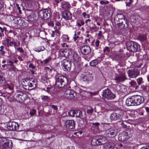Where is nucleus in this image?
Returning a JSON list of instances; mask_svg holds the SVG:
<instances>
[{
  "mask_svg": "<svg viewBox=\"0 0 149 149\" xmlns=\"http://www.w3.org/2000/svg\"><path fill=\"white\" fill-rule=\"evenodd\" d=\"M55 84L57 87L66 88V87L68 85V79L64 76H59L56 79Z\"/></svg>",
  "mask_w": 149,
  "mask_h": 149,
  "instance_id": "obj_1",
  "label": "nucleus"
},
{
  "mask_svg": "<svg viewBox=\"0 0 149 149\" xmlns=\"http://www.w3.org/2000/svg\"><path fill=\"white\" fill-rule=\"evenodd\" d=\"M126 46L127 49L131 52H136L141 50L140 45L137 42L130 41L126 42Z\"/></svg>",
  "mask_w": 149,
  "mask_h": 149,
  "instance_id": "obj_2",
  "label": "nucleus"
},
{
  "mask_svg": "<svg viewBox=\"0 0 149 149\" xmlns=\"http://www.w3.org/2000/svg\"><path fill=\"white\" fill-rule=\"evenodd\" d=\"M13 143L11 140L3 138L0 140L1 149H12Z\"/></svg>",
  "mask_w": 149,
  "mask_h": 149,
  "instance_id": "obj_3",
  "label": "nucleus"
},
{
  "mask_svg": "<svg viewBox=\"0 0 149 149\" xmlns=\"http://www.w3.org/2000/svg\"><path fill=\"white\" fill-rule=\"evenodd\" d=\"M13 97L17 101L22 102L27 99L28 96L26 93L22 91L15 93Z\"/></svg>",
  "mask_w": 149,
  "mask_h": 149,
  "instance_id": "obj_4",
  "label": "nucleus"
},
{
  "mask_svg": "<svg viewBox=\"0 0 149 149\" xmlns=\"http://www.w3.org/2000/svg\"><path fill=\"white\" fill-rule=\"evenodd\" d=\"M50 10L47 9L40 10L38 13V17L42 19L46 20L50 17Z\"/></svg>",
  "mask_w": 149,
  "mask_h": 149,
  "instance_id": "obj_5",
  "label": "nucleus"
},
{
  "mask_svg": "<svg viewBox=\"0 0 149 149\" xmlns=\"http://www.w3.org/2000/svg\"><path fill=\"white\" fill-rule=\"evenodd\" d=\"M102 96L103 97L107 100L113 99L116 97V95L108 88L103 91Z\"/></svg>",
  "mask_w": 149,
  "mask_h": 149,
  "instance_id": "obj_6",
  "label": "nucleus"
},
{
  "mask_svg": "<svg viewBox=\"0 0 149 149\" xmlns=\"http://www.w3.org/2000/svg\"><path fill=\"white\" fill-rule=\"evenodd\" d=\"M65 96L68 100H74L77 98L76 93L73 90H67L65 92Z\"/></svg>",
  "mask_w": 149,
  "mask_h": 149,
  "instance_id": "obj_7",
  "label": "nucleus"
},
{
  "mask_svg": "<svg viewBox=\"0 0 149 149\" xmlns=\"http://www.w3.org/2000/svg\"><path fill=\"white\" fill-rule=\"evenodd\" d=\"M72 50V49L68 48H61L59 50V56L60 57H69Z\"/></svg>",
  "mask_w": 149,
  "mask_h": 149,
  "instance_id": "obj_8",
  "label": "nucleus"
},
{
  "mask_svg": "<svg viewBox=\"0 0 149 149\" xmlns=\"http://www.w3.org/2000/svg\"><path fill=\"white\" fill-rule=\"evenodd\" d=\"M117 27L119 30H123L127 28L129 26V22L127 20L123 19L121 22H117Z\"/></svg>",
  "mask_w": 149,
  "mask_h": 149,
  "instance_id": "obj_9",
  "label": "nucleus"
},
{
  "mask_svg": "<svg viewBox=\"0 0 149 149\" xmlns=\"http://www.w3.org/2000/svg\"><path fill=\"white\" fill-rule=\"evenodd\" d=\"M19 125L18 123L14 121H10L7 124V127L10 131H18Z\"/></svg>",
  "mask_w": 149,
  "mask_h": 149,
  "instance_id": "obj_10",
  "label": "nucleus"
},
{
  "mask_svg": "<svg viewBox=\"0 0 149 149\" xmlns=\"http://www.w3.org/2000/svg\"><path fill=\"white\" fill-rule=\"evenodd\" d=\"M127 73L130 78H136L139 75L140 72L139 69L134 68L129 70Z\"/></svg>",
  "mask_w": 149,
  "mask_h": 149,
  "instance_id": "obj_11",
  "label": "nucleus"
},
{
  "mask_svg": "<svg viewBox=\"0 0 149 149\" xmlns=\"http://www.w3.org/2000/svg\"><path fill=\"white\" fill-rule=\"evenodd\" d=\"M61 62L63 65V69L65 71H69L70 70L72 65L70 61L65 59L62 60Z\"/></svg>",
  "mask_w": 149,
  "mask_h": 149,
  "instance_id": "obj_12",
  "label": "nucleus"
},
{
  "mask_svg": "<svg viewBox=\"0 0 149 149\" xmlns=\"http://www.w3.org/2000/svg\"><path fill=\"white\" fill-rule=\"evenodd\" d=\"M134 106L139 105L144 102L143 97L138 95L133 96Z\"/></svg>",
  "mask_w": 149,
  "mask_h": 149,
  "instance_id": "obj_13",
  "label": "nucleus"
},
{
  "mask_svg": "<svg viewBox=\"0 0 149 149\" xmlns=\"http://www.w3.org/2000/svg\"><path fill=\"white\" fill-rule=\"evenodd\" d=\"M69 58L75 63H77L81 60L80 56L73 50H72V52L70 54Z\"/></svg>",
  "mask_w": 149,
  "mask_h": 149,
  "instance_id": "obj_14",
  "label": "nucleus"
},
{
  "mask_svg": "<svg viewBox=\"0 0 149 149\" xmlns=\"http://www.w3.org/2000/svg\"><path fill=\"white\" fill-rule=\"evenodd\" d=\"M81 77L83 81L87 82L92 81L93 79L91 74L88 72L82 74Z\"/></svg>",
  "mask_w": 149,
  "mask_h": 149,
  "instance_id": "obj_15",
  "label": "nucleus"
},
{
  "mask_svg": "<svg viewBox=\"0 0 149 149\" xmlns=\"http://www.w3.org/2000/svg\"><path fill=\"white\" fill-rule=\"evenodd\" d=\"M117 134V130L115 128L109 129L106 131V135L107 137H113Z\"/></svg>",
  "mask_w": 149,
  "mask_h": 149,
  "instance_id": "obj_16",
  "label": "nucleus"
},
{
  "mask_svg": "<svg viewBox=\"0 0 149 149\" xmlns=\"http://www.w3.org/2000/svg\"><path fill=\"white\" fill-rule=\"evenodd\" d=\"M64 126L69 129H73L75 128V123L74 121L72 120H65L64 121Z\"/></svg>",
  "mask_w": 149,
  "mask_h": 149,
  "instance_id": "obj_17",
  "label": "nucleus"
},
{
  "mask_svg": "<svg viewBox=\"0 0 149 149\" xmlns=\"http://www.w3.org/2000/svg\"><path fill=\"white\" fill-rule=\"evenodd\" d=\"M80 50L82 54L85 55L90 54L91 51L90 47L87 45L82 46L80 48Z\"/></svg>",
  "mask_w": 149,
  "mask_h": 149,
  "instance_id": "obj_18",
  "label": "nucleus"
},
{
  "mask_svg": "<svg viewBox=\"0 0 149 149\" xmlns=\"http://www.w3.org/2000/svg\"><path fill=\"white\" fill-rule=\"evenodd\" d=\"M127 79L125 74L124 73H123L116 75L114 80L118 82H123Z\"/></svg>",
  "mask_w": 149,
  "mask_h": 149,
  "instance_id": "obj_19",
  "label": "nucleus"
},
{
  "mask_svg": "<svg viewBox=\"0 0 149 149\" xmlns=\"http://www.w3.org/2000/svg\"><path fill=\"white\" fill-rule=\"evenodd\" d=\"M123 19L127 20V18L124 16V15L121 14H117L114 18L115 24L116 22H121Z\"/></svg>",
  "mask_w": 149,
  "mask_h": 149,
  "instance_id": "obj_20",
  "label": "nucleus"
},
{
  "mask_svg": "<svg viewBox=\"0 0 149 149\" xmlns=\"http://www.w3.org/2000/svg\"><path fill=\"white\" fill-rule=\"evenodd\" d=\"M62 15L63 18L66 20L70 19L72 17L71 13L67 11L63 12Z\"/></svg>",
  "mask_w": 149,
  "mask_h": 149,
  "instance_id": "obj_21",
  "label": "nucleus"
},
{
  "mask_svg": "<svg viewBox=\"0 0 149 149\" xmlns=\"http://www.w3.org/2000/svg\"><path fill=\"white\" fill-rule=\"evenodd\" d=\"M6 41L7 42V46L8 47L10 46L13 47V46L15 48L16 45V42L15 41L14 39H6Z\"/></svg>",
  "mask_w": 149,
  "mask_h": 149,
  "instance_id": "obj_22",
  "label": "nucleus"
},
{
  "mask_svg": "<svg viewBox=\"0 0 149 149\" xmlns=\"http://www.w3.org/2000/svg\"><path fill=\"white\" fill-rule=\"evenodd\" d=\"M102 61L101 57H98L97 59H95L91 61L90 62V65L93 67H96L99 62Z\"/></svg>",
  "mask_w": 149,
  "mask_h": 149,
  "instance_id": "obj_23",
  "label": "nucleus"
},
{
  "mask_svg": "<svg viewBox=\"0 0 149 149\" xmlns=\"http://www.w3.org/2000/svg\"><path fill=\"white\" fill-rule=\"evenodd\" d=\"M38 17L36 14L31 13L28 17V19L30 21L33 22L36 20Z\"/></svg>",
  "mask_w": 149,
  "mask_h": 149,
  "instance_id": "obj_24",
  "label": "nucleus"
},
{
  "mask_svg": "<svg viewBox=\"0 0 149 149\" xmlns=\"http://www.w3.org/2000/svg\"><path fill=\"white\" fill-rule=\"evenodd\" d=\"M133 96L127 98L126 100V104L128 106H134Z\"/></svg>",
  "mask_w": 149,
  "mask_h": 149,
  "instance_id": "obj_25",
  "label": "nucleus"
},
{
  "mask_svg": "<svg viewBox=\"0 0 149 149\" xmlns=\"http://www.w3.org/2000/svg\"><path fill=\"white\" fill-rule=\"evenodd\" d=\"M104 53L107 55H109L111 54V50L110 48L108 47H105L103 49Z\"/></svg>",
  "mask_w": 149,
  "mask_h": 149,
  "instance_id": "obj_26",
  "label": "nucleus"
},
{
  "mask_svg": "<svg viewBox=\"0 0 149 149\" xmlns=\"http://www.w3.org/2000/svg\"><path fill=\"white\" fill-rule=\"evenodd\" d=\"M27 87H24V88L26 89H29V87L31 88H34L36 87L35 84H33L31 82L29 81V82L27 83Z\"/></svg>",
  "mask_w": 149,
  "mask_h": 149,
  "instance_id": "obj_27",
  "label": "nucleus"
},
{
  "mask_svg": "<svg viewBox=\"0 0 149 149\" xmlns=\"http://www.w3.org/2000/svg\"><path fill=\"white\" fill-rule=\"evenodd\" d=\"M125 135L123 134H119L118 136V139L119 141H125L126 139L125 136Z\"/></svg>",
  "mask_w": 149,
  "mask_h": 149,
  "instance_id": "obj_28",
  "label": "nucleus"
},
{
  "mask_svg": "<svg viewBox=\"0 0 149 149\" xmlns=\"http://www.w3.org/2000/svg\"><path fill=\"white\" fill-rule=\"evenodd\" d=\"M104 149H113L114 146L111 143H107L103 146Z\"/></svg>",
  "mask_w": 149,
  "mask_h": 149,
  "instance_id": "obj_29",
  "label": "nucleus"
},
{
  "mask_svg": "<svg viewBox=\"0 0 149 149\" xmlns=\"http://www.w3.org/2000/svg\"><path fill=\"white\" fill-rule=\"evenodd\" d=\"M138 39L141 41H144L147 39L146 36L145 35H140L138 36Z\"/></svg>",
  "mask_w": 149,
  "mask_h": 149,
  "instance_id": "obj_30",
  "label": "nucleus"
},
{
  "mask_svg": "<svg viewBox=\"0 0 149 149\" xmlns=\"http://www.w3.org/2000/svg\"><path fill=\"white\" fill-rule=\"evenodd\" d=\"M110 118L112 120H114L118 119L117 114L115 113H113L111 114Z\"/></svg>",
  "mask_w": 149,
  "mask_h": 149,
  "instance_id": "obj_31",
  "label": "nucleus"
},
{
  "mask_svg": "<svg viewBox=\"0 0 149 149\" xmlns=\"http://www.w3.org/2000/svg\"><path fill=\"white\" fill-rule=\"evenodd\" d=\"M131 86L133 87H135L136 89H137L139 87V86L136 85V82L134 81H131L130 82Z\"/></svg>",
  "mask_w": 149,
  "mask_h": 149,
  "instance_id": "obj_32",
  "label": "nucleus"
},
{
  "mask_svg": "<svg viewBox=\"0 0 149 149\" xmlns=\"http://www.w3.org/2000/svg\"><path fill=\"white\" fill-rule=\"evenodd\" d=\"M6 29L7 28L3 26L2 27L0 26V34L1 33V36H0V37H1L2 36H4L3 32L4 31H7Z\"/></svg>",
  "mask_w": 149,
  "mask_h": 149,
  "instance_id": "obj_33",
  "label": "nucleus"
},
{
  "mask_svg": "<svg viewBox=\"0 0 149 149\" xmlns=\"http://www.w3.org/2000/svg\"><path fill=\"white\" fill-rule=\"evenodd\" d=\"M97 139L96 138L94 137L93 138L91 141V144L93 146H96L97 144Z\"/></svg>",
  "mask_w": 149,
  "mask_h": 149,
  "instance_id": "obj_34",
  "label": "nucleus"
},
{
  "mask_svg": "<svg viewBox=\"0 0 149 149\" xmlns=\"http://www.w3.org/2000/svg\"><path fill=\"white\" fill-rule=\"evenodd\" d=\"M68 114L69 116L72 117L75 116L76 111L70 110L68 112Z\"/></svg>",
  "mask_w": 149,
  "mask_h": 149,
  "instance_id": "obj_35",
  "label": "nucleus"
},
{
  "mask_svg": "<svg viewBox=\"0 0 149 149\" xmlns=\"http://www.w3.org/2000/svg\"><path fill=\"white\" fill-rule=\"evenodd\" d=\"M62 37L63 40L65 42H68L69 40V38L67 35L63 34Z\"/></svg>",
  "mask_w": 149,
  "mask_h": 149,
  "instance_id": "obj_36",
  "label": "nucleus"
},
{
  "mask_svg": "<svg viewBox=\"0 0 149 149\" xmlns=\"http://www.w3.org/2000/svg\"><path fill=\"white\" fill-rule=\"evenodd\" d=\"M82 115V112L81 111L78 110L76 111L75 117H80Z\"/></svg>",
  "mask_w": 149,
  "mask_h": 149,
  "instance_id": "obj_37",
  "label": "nucleus"
},
{
  "mask_svg": "<svg viewBox=\"0 0 149 149\" xmlns=\"http://www.w3.org/2000/svg\"><path fill=\"white\" fill-rule=\"evenodd\" d=\"M4 47L2 45L0 47V52H1V54L2 56H4L6 54V52L3 50Z\"/></svg>",
  "mask_w": 149,
  "mask_h": 149,
  "instance_id": "obj_38",
  "label": "nucleus"
},
{
  "mask_svg": "<svg viewBox=\"0 0 149 149\" xmlns=\"http://www.w3.org/2000/svg\"><path fill=\"white\" fill-rule=\"evenodd\" d=\"M136 81L139 85L144 83V81H143V78L141 77H140L137 79H136Z\"/></svg>",
  "mask_w": 149,
  "mask_h": 149,
  "instance_id": "obj_39",
  "label": "nucleus"
},
{
  "mask_svg": "<svg viewBox=\"0 0 149 149\" xmlns=\"http://www.w3.org/2000/svg\"><path fill=\"white\" fill-rule=\"evenodd\" d=\"M82 16L84 19L89 18L90 17V15L88 14H87L86 12H84L82 13Z\"/></svg>",
  "mask_w": 149,
  "mask_h": 149,
  "instance_id": "obj_40",
  "label": "nucleus"
},
{
  "mask_svg": "<svg viewBox=\"0 0 149 149\" xmlns=\"http://www.w3.org/2000/svg\"><path fill=\"white\" fill-rule=\"evenodd\" d=\"M1 95H1L4 97L5 98H8L9 97L10 95V94L9 93H1Z\"/></svg>",
  "mask_w": 149,
  "mask_h": 149,
  "instance_id": "obj_41",
  "label": "nucleus"
},
{
  "mask_svg": "<svg viewBox=\"0 0 149 149\" xmlns=\"http://www.w3.org/2000/svg\"><path fill=\"white\" fill-rule=\"evenodd\" d=\"M29 80V79L28 78H24L22 79V80H23L22 81L23 86L25 87H27V85H26V84L25 83V81L27 83Z\"/></svg>",
  "mask_w": 149,
  "mask_h": 149,
  "instance_id": "obj_42",
  "label": "nucleus"
},
{
  "mask_svg": "<svg viewBox=\"0 0 149 149\" xmlns=\"http://www.w3.org/2000/svg\"><path fill=\"white\" fill-rule=\"evenodd\" d=\"M120 90V93H125L127 89L125 88L124 86L121 85Z\"/></svg>",
  "mask_w": 149,
  "mask_h": 149,
  "instance_id": "obj_43",
  "label": "nucleus"
},
{
  "mask_svg": "<svg viewBox=\"0 0 149 149\" xmlns=\"http://www.w3.org/2000/svg\"><path fill=\"white\" fill-rule=\"evenodd\" d=\"M6 88L8 89L11 92H12L14 90L13 86H10L9 85H7L6 86Z\"/></svg>",
  "mask_w": 149,
  "mask_h": 149,
  "instance_id": "obj_44",
  "label": "nucleus"
},
{
  "mask_svg": "<svg viewBox=\"0 0 149 149\" xmlns=\"http://www.w3.org/2000/svg\"><path fill=\"white\" fill-rule=\"evenodd\" d=\"M85 23L83 20H81L80 21V22L77 23V24L79 26L81 27L82 25H84Z\"/></svg>",
  "mask_w": 149,
  "mask_h": 149,
  "instance_id": "obj_45",
  "label": "nucleus"
},
{
  "mask_svg": "<svg viewBox=\"0 0 149 149\" xmlns=\"http://www.w3.org/2000/svg\"><path fill=\"white\" fill-rule=\"evenodd\" d=\"M48 80V77L43 76L42 77L41 79V80L42 82L45 83L46 82L47 80Z\"/></svg>",
  "mask_w": 149,
  "mask_h": 149,
  "instance_id": "obj_46",
  "label": "nucleus"
},
{
  "mask_svg": "<svg viewBox=\"0 0 149 149\" xmlns=\"http://www.w3.org/2000/svg\"><path fill=\"white\" fill-rule=\"evenodd\" d=\"M144 49L149 50V43H146L144 45Z\"/></svg>",
  "mask_w": 149,
  "mask_h": 149,
  "instance_id": "obj_47",
  "label": "nucleus"
},
{
  "mask_svg": "<svg viewBox=\"0 0 149 149\" xmlns=\"http://www.w3.org/2000/svg\"><path fill=\"white\" fill-rule=\"evenodd\" d=\"M1 67V70H6L8 67V64L7 63L2 65Z\"/></svg>",
  "mask_w": 149,
  "mask_h": 149,
  "instance_id": "obj_48",
  "label": "nucleus"
},
{
  "mask_svg": "<svg viewBox=\"0 0 149 149\" xmlns=\"http://www.w3.org/2000/svg\"><path fill=\"white\" fill-rule=\"evenodd\" d=\"M100 41L99 40H97L95 42V48L96 49H98V47H99L100 44Z\"/></svg>",
  "mask_w": 149,
  "mask_h": 149,
  "instance_id": "obj_49",
  "label": "nucleus"
},
{
  "mask_svg": "<svg viewBox=\"0 0 149 149\" xmlns=\"http://www.w3.org/2000/svg\"><path fill=\"white\" fill-rule=\"evenodd\" d=\"M15 7L17 8V9L18 10L19 13L20 14H21L22 13L20 7L19 6V5L17 3H16Z\"/></svg>",
  "mask_w": 149,
  "mask_h": 149,
  "instance_id": "obj_50",
  "label": "nucleus"
},
{
  "mask_svg": "<svg viewBox=\"0 0 149 149\" xmlns=\"http://www.w3.org/2000/svg\"><path fill=\"white\" fill-rule=\"evenodd\" d=\"M29 81L31 82L33 84H35L36 86L37 85V82L36 80L35 79H33L31 78L29 79Z\"/></svg>",
  "mask_w": 149,
  "mask_h": 149,
  "instance_id": "obj_51",
  "label": "nucleus"
},
{
  "mask_svg": "<svg viewBox=\"0 0 149 149\" xmlns=\"http://www.w3.org/2000/svg\"><path fill=\"white\" fill-rule=\"evenodd\" d=\"M36 110L35 109H33L29 113L31 116H33L36 112Z\"/></svg>",
  "mask_w": 149,
  "mask_h": 149,
  "instance_id": "obj_52",
  "label": "nucleus"
},
{
  "mask_svg": "<svg viewBox=\"0 0 149 149\" xmlns=\"http://www.w3.org/2000/svg\"><path fill=\"white\" fill-rule=\"evenodd\" d=\"M115 42H111L109 43V45L110 47V49H112L114 47L116 44H115Z\"/></svg>",
  "mask_w": 149,
  "mask_h": 149,
  "instance_id": "obj_53",
  "label": "nucleus"
},
{
  "mask_svg": "<svg viewBox=\"0 0 149 149\" xmlns=\"http://www.w3.org/2000/svg\"><path fill=\"white\" fill-rule=\"evenodd\" d=\"M92 125L94 127H98L100 125V123L98 122L92 123Z\"/></svg>",
  "mask_w": 149,
  "mask_h": 149,
  "instance_id": "obj_54",
  "label": "nucleus"
},
{
  "mask_svg": "<svg viewBox=\"0 0 149 149\" xmlns=\"http://www.w3.org/2000/svg\"><path fill=\"white\" fill-rule=\"evenodd\" d=\"M51 60V58L49 57H48L47 59H46L45 60H43L45 64H47L49 63V62Z\"/></svg>",
  "mask_w": 149,
  "mask_h": 149,
  "instance_id": "obj_55",
  "label": "nucleus"
},
{
  "mask_svg": "<svg viewBox=\"0 0 149 149\" xmlns=\"http://www.w3.org/2000/svg\"><path fill=\"white\" fill-rule=\"evenodd\" d=\"M7 63L8 66L9 65L10 66H12L14 65L13 64L14 63L13 62L11 61H8Z\"/></svg>",
  "mask_w": 149,
  "mask_h": 149,
  "instance_id": "obj_56",
  "label": "nucleus"
},
{
  "mask_svg": "<svg viewBox=\"0 0 149 149\" xmlns=\"http://www.w3.org/2000/svg\"><path fill=\"white\" fill-rule=\"evenodd\" d=\"M121 86L119 85H117L116 87V90L117 92H120V91Z\"/></svg>",
  "mask_w": 149,
  "mask_h": 149,
  "instance_id": "obj_57",
  "label": "nucleus"
},
{
  "mask_svg": "<svg viewBox=\"0 0 149 149\" xmlns=\"http://www.w3.org/2000/svg\"><path fill=\"white\" fill-rule=\"evenodd\" d=\"M141 88L143 91H146L147 90V85L146 84L142 85L141 86Z\"/></svg>",
  "mask_w": 149,
  "mask_h": 149,
  "instance_id": "obj_58",
  "label": "nucleus"
},
{
  "mask_svg": "<svg viewBox=\"0 0 149 149\" xmlns=\"http://www.w3.org/2000/svg\"><path fill=\"white\" fill-rule=\"evenodd\" d=\"M93 108H91V109H88L87 111V113L88 114H89L92 113L93 112Z\"/></svg>",
  "mask_w": 149,
  "mask_h": 149,
  "instance_id": "obj_59",
  "label": "nucleus"
},
{
  "mask_svg": "<svg viewBox=\"0 0 149 149\" xmlns=\"http://www.w3.org/2000/svg\"><path fill=\"white\" fill-rule=\"evenodd\" d=\"M17 50L19 51L21 53H23L24 52V50L21 47H18L16 48Z\"/></svg>",
  "mask_w": 149,
  "mask_h": 149,
  "instance_id": "obj_60",
  "label": "nucleus"
},
{
  "mask_svg": "<svg viewBox=\"0 0 149 149\" xmlns=\"http://www.w3.org/2000/svg\"><path fill=\"white\" fill-rule=\"evenodd\" d=\"M29 68L34 69L36 68V66L33 65V64L32 63H30L29 65Z\"/></svg>",
  "mask_w": 149,
  "mask_h": 149,
  "instance_id": "obj_61",
  "label": "nucleus"
},
{
  "mask_svg": "<svg viewBox=\"0 0 149 149\" xmlns=\"http://www.w3.org/2000/svg\"><path fill=\"white\" fill-rule=\"evenodd\" d=\"M45 69L47 71L50 73H51L52 71V69L50 68H49L47 67L45 68Z\"/></svg>",
  "mask_w": 149,
  "mask_h": 149,
  "instance_id": "obj_62",
  "label": "nucleus"
},
{
  "mask_svg": "<svg viewBox=\"0 0 149 149\" xmlns=\"http://www.w3.org/2000/svg\"><path fill=\"white\" fill-rule=\"evenodd\" d=\"M79 38V37L78 36H77L76 33H75L74 34V36L73 37L74 41H76L77 40V39Z\"/></svg>",
  "mask_w": 149,
  "mask_h": 149,
  "instance_id": "obj_63",
  "label": "nucleus"
},
{
  "mask_svg": "<svg viewBox=\"0 0 149 149\" xmlns=\"http://www.w3.org/2000/svg\"><path fill=\"white\" fill-rule=\"evenodd\" d=\"M41 99L42 100H44L45 99H49V97L47 95H42L41 96Z\"/></svg>",
  "mask_w": 149,
  "mask_h": 149,
  "instance_id": "obj_64",
  "label": "nucleus"
}]
</instances>
